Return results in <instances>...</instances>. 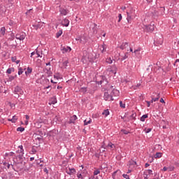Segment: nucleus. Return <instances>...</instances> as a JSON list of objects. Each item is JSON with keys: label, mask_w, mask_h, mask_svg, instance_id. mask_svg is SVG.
<instances>
[{"label": "nucleus", "mask_w": 179, "mask_h": 179, "mask_svg": "<svg viewBox=\"0 0 179 179\" xmlns=\"http://www.w3.org/2000/svg\"><path fill=\"white\" fill-rule=\"evenodd\" d=\"M3 166H5V167H7V169H10V166H12V164H10L8 162H3Z\"/></svg>", "instance_id": "nucleus-39"}, {"label": "nucleus", "mask_w": 179, "mask_h": 179, "mask_svg": "<svg viewBox=\"0 0 179 179\" xmlns=\"http://www.w3.org/2000/svg\"><path fill=\"white\" fill-rule=\"evenodd\" d=\"M8 79H9L10 82H12V80H15V76H11L9 77Z\"/></svg>", "instance_id": "nucleus-55"}, {"label": "nucleus", "mask_w": 179, "mask_h": 179, "mask_svg": "<svg viewBox=\"0 0 179 179\" xmlns=\"http://www.w3.org/2000/svg\"><path fill=\"white\" fill-rule=\"evenodd\" d=\"M163 44V36L160 34H156L154 38V45L157 47Z\"/></svg>", "instance_id": "nucleus-2"}, {"label": "nucleus", "mask_w": 179, "mask_h": 179, "mask_svg": "<svg viewBox=\"0 0 179 179\" xmlns=\"http://www.w3.org/2000/svg\"><path fill=\"white\" fill-rule=\"evenodd\" d=\"M54 78L55 79H61V77H59V73H57L55 75H54Z\"/></svg>", "instance_id": "nucleus-50"}, {"label": "nucleus", "mask_w": 179, "mask_h": 179, "mask_svg": "<svg viewBox=\"0 0 179 179\" xmlns=\"http://www.w3.org/2000/svg\"><path fill=\"white\" fill-rule=\"evenodd\" d=\"M82 61H83V62L84 64H86V62H85V61H86V57H83V59H82Z\"/></svg>", "instance_id": "nucleus-62"}, {"label": "nucleus", "mask_w": 179, "mask_h": 179, "mask_svg": "<svg viewBox=\"0 0 179 179\" xmlns=\"http://www.w3.org/2000/svg\"><path fill=\"white\" fill-rule=\"evenodd\" d=\"M31 72H33V69H31L30 67H27V71H25V75L27 76L28 75H30V73H31Z\"/></svg>", "instance_id": "nucleus-24"}, {"label": "nucleus", "mask_w": 179, "mask_h": 179, "mask_svg": "<svg viewBox=\"0 0 179 179\" xmlns=\"http://www.w3.org/2000/svg\"><path fill=\"white\" fill-rule=\"evenodd\" d=\"M118 22L120 23V22H121V20H122V15L121 14L118 15Z\"/></svg>", "instance_id": "nucleus-52"}, {"label": "nucleus", "mask_w": 179, "mask_h": 179, "mask_svg": "<svg viewBox=\"0 0 179 179\" xmlns=\"http://www.w3.org/2000/svg\"><path fill=\"white\" fill-rule=\"evenodd\" d=\"M144 131H145V134H149V132L152 131V129L151 128L145 129Z\"/></svg>", "instance_id": "nucleus-48"}, {"label": "nucleus", "mask_w": 179, "mask_h": 179, "mask_svg": "<svg viewBox=\"0 0 179 179\" xmlns=\"http://www.w3.org/2000/svg\"><path fill=\"white\" fill-rule=\"evenodd\" d=\"M101 148L103 149H107V148H109V149H115V145L113 144V143L109 142L107 145H106V143L103 142V144L101 145Z\"/></svg>", "instance_id": "nucleus-9"}, {"label": "nucleus", "mask_w": 179, "mask_h": 179, "mask_svg": "<svg viewBox=\"0 0 179 179\" xmlns=\"http://www.w3.org/2000/svg\"><path fill=\"white\" fill-rule=\"evenodd\" d=\"M26 159H23L22 156H19L18 158H14L13 164H11V167L13 170H15V167H16L17 170L22 171L23 170V162H24Z\"/></svg>", "instance_id": "nucleus-1"}, {"label": "nucleus", "mask_w": 179, "mask_h": 179, "mask_svg": "<svg viewBox=\"0 0 179 179\" xmlns=\"http://www.w3.org/2000/svg\"><path fill=\"white\" fill-rule=\"evenodd\" d=\"M78 178L83 179L85 178V176H83L82 173H77Z\"/></svg>", "instance_id": "nucleus-41"}, {"label": "nucleus", "mask_w": 179, "mask_h": 179, "mask_svg": "<svg viewBox=\"0 0 179 179\" xmlns=\"http://www.w3.org/2000/svg\"><path fill=\"white\" fill-rule=\"evenodd\" d=\"M60 15L63 16H66L67 13H69V10L65 8H60L59 9Z\"/></svg>", "instance_id": "nucleus-18"}, {"label": "nucleus", "mask_w": 179, "mask_h": 179, "mask_svg": "<svg viewBox=\"0 0 179 179\" xmlns=\"http://www.w3.org/2000/svg\"><path fill=\"white\" fill-rule=\"evenodd\" d=\"M16 121H17V117L16 116H13L11 119V122L15 123Z\"/></svg>", "instance_id": "nucleus-43"}, {"label": "nucleus", "mask_w": 179, "mask_h": 179, "mask_svg": "<svg viewBox=\"0 0 179 179\" xmlns=\"http://www.w3.org/2000/svg\"><path fill=\"white\" fill-rule=\"evenodd\" d=\"M50 103L49 104H57V97L53 96L50 100Z\"/></svg>", "instance_id": "nucleus-23"}, {"label": "nucleus", "mask_w": 179, "mask_h": 179, "mask_svg": "<svg viewBox=\"0 0 179 179\" xmlns=\"http://www.w3.org/2000/svg\"><path fill=\"white\" fill-rule=\"evenodd\" d=\"M162 156H163V153L162 152H157L155 155V159H160V157H162Z\"/></svg>", "instance_id": "nucleus-29"}, {"label": "nucleus", "mask_w": 179, "mask_h": 179, "mask_svg": "<svg viewBox=\"0 0 179 179\" xmlns=\"http://www.w3.org/2000/svg\"><path fill=\"white\" fill-rule=\"evenodd\" d=\"M177 4V0H171V4L169 5L170 8H173L174 5Z\"/></svg>", "instance_id": "nucleus-30"}, {"label": "nucleus", "mask_w": 179, "mask_h": 179, "mask_svg": "<svg viewBox=\"0 0 179 179\" xmlns=\"http://www.w3.org/2000/svg\"><path fill=\"white\" fill-rule=\"evenodd\" d=\"M122 177H124V178H126V179L129 178V176H128L127 174H123Z\"/></svg>", "instance_id": "nucleus-57"}, {"label": "nucleus", "mask_w": 179, "mask_h": 179, "mask_svg": "<svg viewBox=\"0 0 179 179\" xmlns=\"http://www.w3.org/2000/svg\"><path fill=\"white\" fill-rule=\"evenodd\" d=\"M106 62L107 64H113V60L111 59V58H108L106 59Z\"/></svg>", "instance_id": "nucleus-49"}, {"label": "nucleus", "mask_w": 179, "mask_h": 179, "mask_svg": "<svg viewBox=\"0 0 179 179\" xmlns=\"http://www.w3.org/2000/svg\"><path fill=\"white\" fill-rule=\"evenodd\" d=\"M102 115H105V117H108V115H110V111L108 110V109L103 110V112L102 113Z\"/></svg>", "instance_id": "nucleus-27"}, {"label": "nucleus", "mask_w": 179, "mask_h": 179, "mask_svg": "<svg viewBox=\"0 0 179 179\" xmlns=\"http://www.w3.org/2000/svg\"><path fill=\"white\" fill-rule=\"evenodd\" d=\"M121 132H122L124 135H128V134H131V132L124 129H121Z\"/></svg>", "instance_id": "nucleus-38"}, {"label": "nucleus", "mask_w": 179, "mask_h": 179, "mask_svg": "<svg viewBox=\"0 0 179 179\" xmlns=\"http://www.w3.org/2000/svg\"><path fill=\"white\" fill-rule=\"evenodd\" d=\"M129 166H136V162L134 160L129 161Z\"/></svg>", "instance_id": "nucleus-40"}, {"label": "nucleus", "mask_w": 179, "mask_h": 179, "mask_svg": "<svg viewBox=\"0 0 179 179\" xmlns=\"http://www.w3.org/2000/svg\"><path fill=\"white\" fill-rule=\"evenodd\" d=\"M31 152L33 153V155H34L37 152V150H36V148L34 147H32Z\"/></svg>", "instance_id": "nucleus-51"}, {"label": "nucleus", "mask_w": 179, "mask_h": 179, "mask_svg": "<svg viewBox=\"0 0 179 179\" xmlns=\"http://www.w3.org/2000/svg\"><path fill=\"white\" fill-rule=\"evenodd\" d=\"M15 38L17 40H24V38H26V34L21 32L20 34H16Z\"/></svg>", "instance_id": "nucleus-13"}, {"label": "nucleus", "mask_w": 179, "mask_h": 179, "mask_svg": "<svg viewBox=\"0 0 179 179\" xmlns=\"http://www.w3.org/2000/svg\"><path fill=\"white\" fill-rule=\"evenodd\" d=\"M144 30L148 33H152L155 30V24L151 22L150 24L145 25Z\"/></svg>", "instance_id": "nucleus-7"}, {"label": "nucleus", "mask_w": 179, "mask_h": 179, "mask_svg": "<svg viewBox=\"0 0 179 179\" xmlns=\"http://www.w3.org/2000/svg\"><path fill=\"white\" fill-rule=\"evenodd\" d=\"M44 72L46 73L47 76H52V71H51V67H45Z\"/></svg>", "instance_id": "nucleus-14"}, {"label": "nucleus", "mask_w": 179, "mask_h": 179, "mask_svg": "<svg viewBox=\"0 0 179 179\" xmlns=\"http://www.w3.org/2000/svg\"><path fill=\"white\" fill-rule=\"evenodd\" d=\"M11 60L13 61V62H16V57H12Z\"/></svg>", "instance_id": "nucleus-59"}, {"label": "nucleus", "mask_w": 179, "mask_h": 179, "mask_svg": "<svg viewBox=\"0 0 179 179\" xmlns=\"http://www.w3.org/2000/svg\"><path fill=\"white\" fill-rule=\"evenodd\" d=\"M78 120V116L76 115H73L69 119V124H75V121Z\"/></svg>", "instance_id": "nucleus-16"}, {"label": "nucleus", "mask_w": 179, "mask_h": 179, "mask_svg": "<svg viewBox=\"0 0 179 179\" xmlns=\"http://www.w3.org/2000/svg\"><path fill=\"white\" fill-rule=\"evenodd\" d=\"M129 120H136V113H133L130 116H129Z\"/></svg>", "instance_id": "nucleus-31"}, {"label": "nucleus", "mask_w": 179, "mask_h": 179, "mask_svg": "<svg viewBox=\"0 0 179 179\" xmlns=\"http://www.w3.org/2000/svg\"><path fill=\"white\" fill-rule=\"evenodd\" d=\"M112 97H118L120 96V91L117 89H113L110 93Z\"/></svg>", "instance_id": "nucleus-15"}, {"label": "nucleus", "mask_w": 179, "mask_h": 179, "mask_svg": "<svg viewBox=\"0 0 179 179\" xmlns=\"http://www.w3.org/2000/svg\"><path fill=\"white\" fill-rule=\"evenodd\" d=\"M120 106L121 108H125V103H123L122 101H120Z\"/></svg>", "instance_id": "nucleus-46"}, {"label": "nucleus", "mask_w": 179, "mask_h": 179, "mask_svg": "<svg viewBox=\"0 0 179 179\" xmlns=\"http://www.w3.org/2000/svg\"><path fill=\"white\" fill-rule=\"evenodd\" d=\"M168 170H169V167L164 166V167L163 168V171H167Z\"/></svg>", "instance_id": "nucleus-63"}, {"label": "nucleus", "mask_w": 179, "mask_h": 179, "mask_svg": "<svg viewBox=\"0 0 179 179\" xmlns=\"http://www.w3.org/2000/svg\"><path fill=\"white\" fill-rule=\"evenodd\" d=\"M145 103H147V107H150V101H145Z\"/></svg>", "instance_id": "nucleus-60"}, {"label": "nucleus", "mask_w": 179, "mask_h": 179, "mask_svg": "<svg viewBox=\"0 0 179 179\" xmlns=\"http://www.w3.org/2000/svg\"><path fill=\"white\" fill-rule=\"evenodd\" d=\"M133 52L135 55V57L139 58V57H141V48H138L137 50H135Z\"/></svg>", "instance_id": "nucleus-20"}, {"label": "nucleus", "mask_w": 179, "mask_h": 179, "mask_svg": "<svg viewBox=\"0 0 179 179\" xmlns=\"http://www.w3.org/2000/svg\"><path fill=\"white\" fill-rule=\"evenodd\" d=\"M76 40L77 41H79V43H83L82 38H76Z\"/></svg>", "instance_id": "nucleus-61"}, {"label": "nucleus", "mask_w": 179, "mask_h": 179, "mask_svg": "<svg viewBox=\"0 0 179 179\" xmlns=\"http://www.w3.org/2000/svg\"><path fill=\"white\" fill-rule=\"evenodd\" d=\"M15 71V68L11 67V68H8L6 71V73H8V75H10V73H12V72H14Z\"/></svg>", "instance_id": "nucleus-26"}, {"label": "nucleus", "mask_w": 179, "mask_h": 179, "mask_svg": "<svg viewBox=\"0 0 179 179\" xmlns=\"http://www.w3.org/2000/svg\"><path fill=\"white\" fill-rule=\"evenodd\" d=\"M61 51L63 54H65L66 52H71V51H72V49L69 46H67V47L62 46Z\"/></svg>", "instance_id": "nucleus-12"}, {"label": "nucleus", "mask_w": 179, "mask_h": 179, "mask_svg": "<svg viewBox=\"0 0 179 179\" xmlns=\"http://www.w3.org/2000/svg\"><path fill=\"white\" fill-rule=\"evenodd\" d=\"M62 26H65V27H68L69 26V20L65 18L62 21Z\"/></svg>", "instance_id": "nucleus-19"}, {"label": "nucleus", "mask_w": 179, "mask_h": 179, "mask_svg": "<svg viewBox=\"0 0 179 179\" xmlns=\"http://www.w3.org/2000/svg\"><path fill=\"white\" fill-rule=\"evenodd\" d=\"M66 172L69 176H73L76 174V169H75V168H69L66 169Z\"/></svg>", "instance_id": "nucleus-11"}, {"label": "nucleus", "mask_w": 179, "mask_h": 179, "mask_svg": "<svg viewBox=\"0 0 179 179\" xmlns=\"http://www.w3.org/2000/svg\"><path fill=\"white\" fill-rule=\"evenodd\" d=\"M103 99L106 101H114V98L113 97V95L107 92L104 93Z\"/></svg>", "instance_id": "nucleus-8"}, {"label": "nucleus", "mask_w": 179, "mask_h": 179, "mask_svg": "<svg viewBox=\"0 0 179 179\" xmlns=\"http://www.w3.org/2000/svg\"><path fill=\"white\" fill-rule=\"evenodd\" d=\"M117 173H119V174H120V173H121V171L117 170V171H114V172L113 173V174H112V177H113V178H114V177H115V176L117 175Z\"/></svg>", "instance_id": "nucleus-36"}, {"label": "nucleus", "mask_w": 179, "mask_h": 179, "mask_svg": "<svg viewBox=\"0 0 179 179\" xmlns=\"http://www.w3.org/2000/svg\"><path fill=\"white\" fill-rule=\"evenodd\" d=\"M62 36V29L59 30L57 34H56V37L57 38H59Z\"/></svg>", "instance_id": "nucleus-34"}, {"label": "nucleus", "mask_w": 179, "mask_h": 179, "mask_svg": "<svg viewBox=\"0 0 179 179\" xmlns=\"http://www.w3.org/2000/svg\"><path fill=\"white\" fill-rule=\"evenodd\" d=\"M128 58V52H126L124 56H122V58H120V61H125Z\"/></svg>", "instance_id": "nucleus-33"}, {"label": "nucleus", "mask_w": 179, "mask_h": 179, "mask_svg": "<svg viewBox=\"0 0 179 179\" xmlns=\"http://www.w3.org/2000/svg\"><path fill=\"white\" fill-rule=\"evenodd\" d=\"M89 124H92V120L87 121L86 120H84V125H89Z\"/></svg>", "instance_id": "nucleus-42"}, {"label": "nucleus", "mask_w": 179, "mask_h": 179, "mask_svg": "<svg viewBox=\"0 0 179 179\" xmlns=\"http://www.w3.org/2000/svg\"><path fill=\"white\" fill-rule=\"evenodd\" d=\"M9 104H10V106L11 107V108H13V107H16V104H15V103H12L10 102Z\"/></svg>", "instance_id": "nucleus-56"}, {"label": "nucleus", "mask_w": 179, "mask_h": 179, "mask_svg": "<svg viewBox=\"0 0 179 179\" xmlns=\"http://www.w3.org/2000/svg\"><path fill=\"white\" fill-rule=\"evenodd\" d=\"M128 47V42L122 43V45L120 46V50H125Z\"/></svg>", "instance_id": "nucleus-21"}, {"label": "nucleus", "mask_w": 179, "mask_h": 179, "mask_svg": "<svg viewBox=\"0 0 179 179\" xmlns=\"http://www.w3.org/2000/svg\"><path fill=\"white\" fill-rule=\"evenodd\" d=\"M148 173L149 175H152V174H153V171H152V170H150V169H148Z\"/></svg>", "instance_id": "nucleus-58"}, {"label": "nucleus", "mask_w": 179, "mask_h": 179, "mask_svg": "<svg viewBox=\"0 0 179 179\" xmlns=\"http://www.w3.org/2000/svg\"><path fill=\"white\" fill-rule=\"evenodd\" d=\"M148 114H145V115H143L141 117V119H140V120L142 122H145V120H146V118H148Z\"/></svg>", "instance_id": "nucleus-32"}, {"label": "nucleus", "mask_w": 179, "mask_h": 179, "mask_svg": "<svg viewBox=\"0 0 179 179\" xmlns=\"http://www.w3.org/2000/svg\"><path fill=\"white\" fill-rule=\"evenodd\" d=\"M101 53L104 54V52H106V51H107V47L105 44L101 45V48H100Z\"/></svg>", "instance_id": "nucleus-22"}, {"label": "nucleus", "mask_w": 179, "mask_h": 179, "mask_svg": "<svg viewBox=\"0 0 179 179\" xmlns=\"http://www.w3.org/2000/svg\"><path fill=\"white\" fill-rule=\"evenodd\" d=\"M18 148L20 150H17L15 153H17V155H15V159H18L19 156H21L22 158L26 159L24 157V149H23V145H19Z\"/></svg>", "instance_id": "nucleus-3"}, {"label": "nucleus", "mask_w": 179, "mask_h": 179, "mask_svg": "<svg viewBox=\"0 0 179 179\" xmlns=\"http://www.w3.org/2000/svg\"><path fill=\"white\" fill-rule=\"evenodd\" d=\"M14 94H17V97H20V96L19 94L23 95L24 92H23V90L22 89V87H20L19 85H17L15 88H14V92H13Z\"/></svg>", "instance_id": "nucleus-5"}, {"label": "nucleus", "mask_w": 179, "mask_h": 179, "mask_svg": "<svg viewBox=\"0 0 179 179\" xmlns=\"http://www.w3.org/2000/svg\"><path fill=\"white\" fill-rule=\"evenodd\" d=\"M134 13H135V10L134 9H131L130 11H127V20L128 23H131V22H132V20L134 19Z\"/></svg>", "instance_id": "nucleus-4"}, {"label": "nucleus", "mask_w": 179, "mask_h": 179, "mask_svg": "<svg viewBox=\"0 0 179 179\" xmlns=\"http://www.w3.org/2000/svg\"><path fill=\"white\" fill-rule=\"evenodd\" d=\"M54 121H55V122H57L58 121V116H55Z\"/></svg>", "instance_id": "nucleus-64"}, {"label": "nucleus", "mask_w": 179, "mask_h": 179, "mask_svg": "<svg viewBox=\"0 0 179 179\" xmlns=\"http://www.w3.org/2000/svg\"><path fill=\"white\" fill-rule=\"evenodd\" d=\"M103 83H105V85H108V80L105 76H101V80L98 82V85H103Z\"/></svg>", "instance_id": "nucleus-10"}, {"label": "nucleus", "mask_w": 179, "mask_h": 179, "mask_svg": "<svg viewBox=\"0 0 179 179\" xmlns=\"http://www.w3.org/2000/svg\"><path fill=\"white\" fill-rule=\"evenodd\" d=\"M107 71L108 72H110V73H113L114 75H115L117 73V71H118V68L117 67V66H115V64H113L111 66H108Z\"/></svg>", "instance_id": "nucleus-6"}, {"label": "nucleus", "mask_w": 179, "mask_h": 179, "mask_svg": "<svg viewBox=\"0 0 179 179\" xmlns=\"http://www.w3.org/2000/svg\"><path fill=\"white\" fill-rule=\"evenodd\" d=\"M151 98L152 99V101H158V100L160 99V94H158L156 98H153V96H151Z\"/></svg>", "instance_id": "nucleus-35"}, {"label": "nucleus", "mask_w": 179, "mask_h": 179, "mask_svg": "<svg viewBox=\"0 0 179 179\" xmlns=\"http://www.w3.org/2000/svg\"><path fill=\"white\" fill-rule=\"evenodd\" d=\"M22 73H23V69H22V67H20L18 69V75H22Z\"/></svg>", "instance_id": "nucleus-47"}, {"label": "nucleus", "mask_w": 179, "mask_h": 179, "mask_svg": "<svg viewBox=\"0 0 179 179\" xmlns=\"http://www.w3.org/2000/svg\"><path fill=\"white\" fill-rule=\"evenodd\" d=\"M6 31V28H5V27H3L1 28L0 33L2 36H5Z\"/></svg>", "instance_id": "nucleus-28"}, {"label": "nucleus", "mask_w": 179, "mask_h": 179, "mask_svg": "<svg viewBox=\"0 0 179 179\" xmlns=\"http://www.w3.org/2000/svg\"><path fill=\"white\" fill-rule=\"evenodd\" d=\"M100 170H103V166H100V169H97L94 171V176H97L98 174H100Z\"/></svg>", "instance_id": "nucleus-25"}, {"label": "nucleus", "mask_w": 179, "mask_h": 179, "mask_svg": "<svg viewBox=\"0 0 179 179\" xmlns=\"http://www.w3.org/2000/svg\"><path fill=\"white\" fill-rule=\"evenodd\" d=\"M161 125L162 126L163 129H167V127H169V122L166 120H162Z\"/></svg>", "instance_id": "nucleus-17"}, {"label": "nucleus", "mask_w": 179, "mask_h": 179, "mask_svg": "<svg viewBox=\"0 0 179 179\" xmlns=\"http://www.w3.org/2000/svg\"><path fill=\"white\" fill-rule=\"evenodd\" d=\"M17 131V132H23V131H24V127H18Z\"/></svg>", "instance_id": "nucleus-44"}, {"label": "nucleus", "mask_w": 179, "mask_h": 179, "mask_svg": "<svg viewBox=\"0 0 179 179\" xmlns=\"http://www.w3.org/2000/svg\"><path fill=\"white\" fill-rule=\"evenodd\" d=\"M36 58H42L43 57V56H41V55H40V52H38V50H36Z\"/></svg>", "instance_id": "nucleus-45"}, {"label": "nucleus", "mask_w": 179, "mask_h": 179, "mask_svg": "<svg viewBox=\"0 0 179 179\" xmlns=\"http://www.w3.org/2000/svg\"><path fill=\"white\" fill-rule=\"evenodd\" d=\"M168 170H169V171H174V166H169Z\"/></svg>", "instance_id": "nucleus-53"}, {"label": "nucleus", "mask_w": 179, "mask_h": 179, "mask_svg": "<svg viewBox=\"0 0 179 179\" xmlns=\"http://www.w3.org/2000/svg\"><path fill=\"white\" fill-rule=\"evenodd\" d=\"M68 64H69V62L68 60H65L63 63L62 65L64 66V68H66V66H68Z\"/></svg>", "instance_id": "nucleus-37"}, {"label": "nucleus", "mask_w": 179, "mask_h": 179, "mask_svg": "<svg viewBox=\"0 0 179 179\" xmlns=\"http://www.w3.org/2000/svg\"><path fill=\"white\" fill-rule=\"evenodd\" d=\"M80 92H83L84 93H86V92H87V90L86 87H82L80 89Z\"/></svg>", "instance_id": "nucleus-54"}]
</instances>
